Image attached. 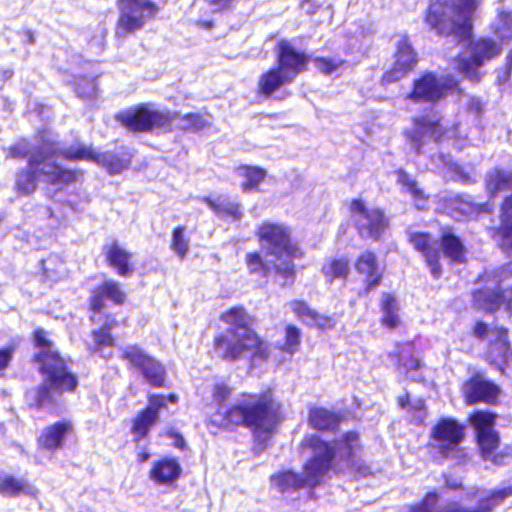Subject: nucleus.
I'll return each instance as SVG.
<instances>
[{"instance_id": "nucleus-1", "label": "nucleus", "mask_w": 512, "mask_h": 512, "mask_svg": "<svg viewBox=\"0 0 512 512\" xmlns=\"http://www.w3.org/2000/svg\"><path fill=\"white\" fill-rule=\"evenodd\" d=\"M300 449L310 453L303 465V475L293 470H282L270 477L281 493L304 487L315 488L329 472L335 475L348 472L355 480L374 475L371 465L358 455L362 443L356 430L345 431L335 440L325 439L316 433L307 434L300 442Z\"/></svg>"}, {"instance_id": "nucleus-2", "label": "nucleus", "mask_w": 512, "mask_h": 512, "mask_svg": "<svg viewBox=\"0 0 512 512\" xmlns=\"http://www.w3.org/2000/svg\"><path fill=\"white\" fill-rule=\"evenodd\" d=\"M219 320L228 328L213 337L214 357L228 363L237 362L245 356L252 362L268 361L270 344L251 326V316L243 305L223 311Z\"/></svg>"}, {"instance_id": "nucleus-3", "label": "nucleus", "mask_w": 512, "mask_h": 512, "mask_svg": "<svg viewBox=\"0 0 512 512\" xmlns=\"http://www.w3.org/2000/svg\"><path fill=\"white\" fill-rule=\"evenodd\" d=\"M285 420L283 404L272 387L259 392H244L239 401L226 408L221 427L236 431L243 427L253 435L274 434Z\"/></svg>"}, {"instance_id": "nucleus-4", "label": "nucleus", "mask_w": 512, "mask_h": 512, "mask_svg": "<svg viewBox=\"0 0 512 512\" xmlns=\"http://www.w3.org/2000/svg\"><path fill=\"white\" fill-rule=\"evenodd\" d=\"M254 234L267 255H273L277 259L285 257L280 264L273 265V271L285 284L293 285L297 276L293 261L303 259L305 250L293 238L291 228L280 222L264 221L256 227Z\"/></svg>"}, {"instance_id": "nucleus-5", "label": "nucleus", "mask_w": 512, "mask_h": 512, "mask_svg": "<svg viewBox=\"0 0 512 512\" xmlns=\"http://www.w3.org/2000/svg\"><path fill=\"white\" fill-rule=\"evenodd\" d=\"M126 300L127 295L122 285L113 279L105 280L91 289L87 300L89 320L92 323H101L97 329L91 332L94 340V351H99L104 347H110L115 344L112 330L119 323L114 314L105 311L106 301H110L116 306H122L126 303Z\"/></svg>"}, {"instance_id": "nucleus-6", "label": "nucleus", "mask_w": 512, "mask_h": 512, "mask_svg": "<svg viewBox=\"0 0 512 512\" xmlns=\"http://www.w3.org/2000/svg\"><path fill=\"white\" fill-rule=\"evenodd\" d=\"M49 154L37 149L27 160V166L17 171L14 188L19 195H31L38 187V179L43 176L50 185L68 186L82 177V171L48 162Z\"/></svg>"}, {"instance_id": "nucleus-7", "label": "nucleus", "mask_w": 512, "mask_h": 512, "mask_svg": "<svg viewBox=\"0 0 512 512\" xmlns=\"http://www.w3.org/2000/svg\"><path fill=\"white\" fill-rule=\"evenodd\" d=\"M480 0H430L424 21L436 32H472Z\"/></svg>"}, {"instance_id": "nucleus-8", "label": "nucleus", "mask_w": 512, "mask_h": 512, "mask_svg": "<svg viewBox=\"0 0 512 512\" xmlns=\"http://www.w3.org/2000/svg\"><path fill=\"white\" fill-rule=\"evenodd\" d=\"M457 35L458 42L462 45V52L452 60L454 69L469 81L479 83L482 79L479 68L502 54L503 43L487 36Z\"/></svg>"}, {"instance_id": "nucleus-9", "label": "nucleus", "mask_w": 512, "mask_h": 512, "mask_svg": "<svg viewBox=\"0 0 512 512\" xmlns=\"http://www.w3.org/2000/svg\"><path fill=\"white\" fill-rule=\"evenodd\" d=\"M512 278V261L502 264L493 271H486L477 277L478 282L486 286L472 291L474 307L488 314H494L504 309L512 315V284L506 288L503 282Z\"/></svg>"}, {"instance_id": "nucleus-10", "label": "nucleus", "mask_w": 512, "mask_h": 512, "mask_svg": "<svg viewBox=\"0 0 512 512\" xmlns=\"http://www.w3.org/2000/svg\"><path fill=\"white\" fill-rule=\"evenodd\" d=\"M465 439L466 426L462 422L454 417H439L429 431L426 449L436 462L460 458Z\"/></svg>"}, {"instance_id": "nucleus-11", "label": "nucleus", "mask_w": 512, "mask_h": 512, "mask_svg": "<svg viewBox=\"0 0 512 512\" xmlns=\"http://www.w3.org/2000/svg\"><path fill=\"white\" fill-rule=\"evenodd\" d=\"M43 376V383L26 392L27 408L39 412L45 408L56 405L55 395L74 393L79 385L78 377L71 369H58L45 371L38 368Z\"/></svg>"}, {"instance_id": "nucleus-12", "label": "nucleus", "mask_w": 512, "mask_h": 512, "mask_svg": "<svg viewBox=\"0 0 512 512\" xmlns=\"http://www.w3.org/2000/svg\"><path fill=\"white\" fill-rule=\"evenodd\" d=\"M497 414L489 410H474L468 415L469 424L474 429L477 452L483 461L494 465L505 464L507 454L500 450L501 436L495 429Z\"/></svg>"}, {"instance_id": "nucleus-13", "label": "nucleus", "mask_w": 512, "mask_h": 512, "mask_svg": "<svg viewBox=\"0 0 512 512\" xmlns=\"http://www.w3.org/2000/svg\"><path fill=\"white\" fill-rule=\"evenodd\" d=\"M176 116V112L161 111L154 109L149 103H140L118 112L115 120L131 133H170Z\"/></svg>"}, {"instance_id": "nucleus-14", "label": "nucleus", "mask_w": 512, "mask_h": 512, "mask_svg": "<svg viewBox=\"0 0 512 512\" xmlns=\"http://www.w3.org/2000/svg\"><path fill=\"white\" fill-rule=\"evenodd\" d=\"M70 162L88 161L101 166L109 175L114 176L126 171L131 163L133 154L128 147H121L119 152H97L92 146L76 143L59 153Z\"/></svg>"}, {"instance_id": "nucleus-15", "label": "nucleus", "mask_w": 512, "mask_h": 512, "mask_svg": "<svg viewBox=\"0 0 512 512\" xmlns=\"http://www.w3.org/2000/svg\"><path fill=\"white\" fill-rule=\"evenodd\" d=\"M348 210L361 239L379 241L390 227L389 217L382 208H370L360 198L351 199Z\"/></svg>"}, {"instance_id": "nucleus-16", "label": "nucleus", "mask_w": 512, "mask_h": 512, "mask_svg": "<svg viewBox=\"0 0 512 512\" xmlns=\"http://www.w3.org/2000/svg\"><path fill=\"white\" fill-rule=\"evenodd\" d=\"M454 91L462 92L457 79L447 77L442 83L435 72L424 71L413 79L406 99L415 104H436Z\"/></svg>"}, {"instance_id": "nucleus-17", "label": "nucleus", "mask_w": 512, "mask_h": 512, "mask_svg": "<svg viewBox=\"0 0 512 512\" xmlns=\"http://www.w3.org/2000/svg\"><path fill=\"white\" fill-rule=\"evenodd\" d=\"M120 359L128 369L138 372L152 387H166V368L162 362L146 353L139 345L131 344L121 350Z\"/></svg>"}, {"instance_id": "nucleus-18", "label": "nucleus", "mask_w": 512, "mask_h": 512, "mask_svg": "<svg viewBox=\"0 0 512 512\" xmlns=\"http://www.w3.org/2000/svg\"><path fill=\"white\" fill-rule=\"evenodd\" d=\"M115 4L119 11L116 27L121 32L141 30L161 11V7L153 0H116Z\"/></svg>"}, {"instance_id": "nucleus-19", "label": "nucleus", "mask_w": 512, "mask_h": 512, "mask_svg": "<svg viewBox=\"0 0 512 512\" xmlns=\"http://www.w3.org/2000/svg\"><path fill=\"white\" fill-rule=\"evenodd\" d=\"M147 400L148 404L131 420L130 432L136 444L148 437L151 429L159 422L160 411L167 407V402L176 404L179 398L175 393H153L147 396Z\"/></svg>"}, {"instance_id": "nucleus-20", "label": "nucleus", "mask_w": 512, "mask_h": 512, "mask_svg": "<svg viewBox=\"0 0 512 512\" xmlns=\"http://www.w3.org/2000/svg\"><path fill=\"white\" fill-rule=\"evenodd\" d=\"M33 347L37 351L32 356V361L45 371H55L58 369H70L66 359L60 351L55 348V344L50 337V332L42 327H36L31 333Z\"/></svg>"}, {"instance_id": "nucleus-21", "label": "nucleus", "mask_w": 512, "mask_h": 512, "mask_svg": "<svg viewBox=\"0 0 512 512\" xmlns=\"http://www.w3.org/2000/svg\"><path fill=\"white\" fill-rule=\"evenodd\" d=\"M461 393L466 405H496L499 403L501 388L481 371H475L462 383Z\"/></svg>"}, {"instance_id": "nucleus-22", "label": "nucleus", "mask_w": 512, "mask_h": 512, "mask_svg": "<svg viewBox=\"0 0 512 512\" xmlns=\"http://www.w3.org/2000/svg\"><path fill=\"white\" fill-rule=\"evenodd\" d=\"M393 58L391 67L384 71L380 78L382 86H388L406 78L415 70L419 61L416 50L406 37L397 43Z\"/></svg>"}, {"instance_id": "nucleus-23", "label": "nucleus", "mask_w": 512, "mask_h": 512, "mask_svg": "<svg viewBox=\"0 0 512 512\" xmlns=\"http://www.w3.org/2000/svg\"><path fill=\"white\" fill-rule=\"evenodd\" d=\"M275 66L287 77L294 81L296 77L307 70L310 56L298 50L289 40L282 39L275 46Z\"/></svg>"}, {"instance_id": "nucleus-24", "label": "nucleus", "mask_w": 512, "mask_h": 512, "mask_svg": "<svg viewBox=\"0 0 512 512\" xmlns=\"http://www.w3.org/2000/svg\"><path fill=\"white\" fill-rule=\"evenodd\" d=\"M75 436V427L70 419H61L44 427L36 437L37 449L54 454L63 449L67 439Z\"/></svg>"}, {"instance_id": "nucleus-25", "label": "nucleus", "mask_w": 512, "mask_h": 512, "mask_svg": "<svg viewBox=\"0 0 512 512\" xmlns=\"http://www.w3.org/2000/svg\"><path fill=\"white\" fill-rule=\"evenodd\" d=\"M353 266L356 273L362 277L363 292L365 294L370 293L382 284L384 267L380 265L375 251L365 249L359 253L354 260Z\"/></svg>"}, {"instance_id": "nucleus-26", "label": "nucleus", "mask_w": 512, "mask_h": 512, "mask_svg": "<svg viewBox=\"0 0 512 512\" xmlns=\"http://www.w3.org/2000/svg\"><path fill=\"white\" fill-rule=\"evenodd\" d=\"M408 242L414 250L424 258L425 264L430 270L432 277L436 280L442 276L441 252L435 246V240L430 232L416 231L408 236Z\"/></svg>"}, {"instance_id": "nucleus-27", "label": "nucleus", "mask_w": 512, "mask_h": 512, "mask_svg": "<svg viewBox=\"0 0 512 512\" xmlns=\"http://www.w3.org/2000/svg\"><path fill=\"white\" fill-rule=\"evenodd\" d=\"M490 237L506 254H512V194L505 196L500 204L499 225L491 227Z\"/></svg>"}, {"instance_id": "nucleus-28", "label": "nucleus", "mask_w": 512, "mask_h": 512, "mask_svg": "<svg viewBox=\"0 0 512 512\" xmlns=\"http://www.w3.org/2000/svg\"><path fill=\"white\" fill-rule=\"evenodd\" d=\"M413 129L405 131L407 139L415 144L418 149L423 144L425 136H431L435 142H440L447 133V130L442 126L441 119H429L426 116H415L411 120Z\"/></svg>"}, {"instance_id": "nucleus-29", "label": "nucleus", "mask_w": 512, "mask_h": 512, "mask_svg": "<svg viewBox=\"0 0 512 512\" xmlns=\"http://www.w3.org/2000/svg\"><path fill=\"white\" fill-rule=\"evenodd\" d=\"M496 338L490 342L487 350L489 364L504 373L512 358L509 330L504 326L496 327Z\"/></svg>"}, {"instance_id": "nucleus-30", "label": "nucleus", "mask_w": 512, "mask_h": 512, "mask_svg": "<svg viewBox=\"0 0 512 512\" xmlns=\"http://www.w3.org/2000/svg\"><path fill=\"white\" fill-rule=\"evenodd\" d=\"M106 264L120 277H130L135 268L132 262L133 253L122 247L119 242L113 241L103 246Z\"/></svg>"}, {"instance_id": "nucleus-31", "label": "nucleus", "mask_w": 512, "mask_h": 512, "mask_svg": "<svg viewBox=\"0 0 512 512\" xmlns=\"http://www.w3.org/2000/svg\"><path fill=\"white\" fill-rule=\"evenodd\" d=\"M344 416L323 406H311L308 409L307 422L311 429L319 432L336 433Z\"/></svg>"}, {"instance_id": "nucleus-32", "label": "nucleus", "mask_w": 512, "mask_h": 512, "mask_svg": "<svg viewBox=\"0 0 512 512\" xmlns=\"http://www.w3.org/2000/svg\"><path fill=\"white\" fill-rule=\"evenodd\" d=\"M182 475L179 460L173 456H162L155 460L149 470V478L157 485H171Z\"/></svg>"}, {"instance_id": "nucleus-33", "label": "nucleus", "mask_w": 512, "mask_h": 512, "mask_svg": "<svg viewBox=\"0 0 512 512\" xmlns=\"http://www.w3.org/2000/svg\"><path fill=\"white\" fill-rule=\"evenodd\" d=\"M443 255L452 264H465L468 250L461 239L451 227H444L438 239Z\"/></svg>"}, {"instance_id": "nucleus-34", "label": "nucleus", "mask_w": 512, "mask_h": 512, "mask_svg": "<svg viewBox=\"0 0 512 512\" xmlns=\"http://www.w3.org/2000/svg\"><path fill=\"white\" fill-rule=\"evenodd\" d=\"M292 82L287 75L273 65L259 76L257 94L261 97L269 98L283 86Z\"/></svg>"}, {"instance_id": "nucleus-35", "label": "nucleus", "mask_w": 512, "mask_h": 512, "mask_svg": "<svg viewBox=\"0 0 512 512\" xmlns=\"http://www.w3.org/2000/svg\"><path fill=\"white\" fill-rule=\"evenodd\" d=\"M320 272L326 282L347 281L350 276V261L346 256L329 257L323 262Z\"/></svg>"}, {"instance_id": "nucleus-36", "label": "nucleus", "mask_w": 512, "mask_h": 512, "mask_svg": "<svg viewBox=\"0 0 512 512\" xmlns=\"http://www.w3.org/2000/svg\"><path fill=\"white\" fill-rule=\"evenodd\" d=\"M485 191L489 198H496L500 193L512 189V171L494 168L485 176Z\"/></svg>"}, {"instance_id": "nucleus-37", "label": "nucleus", "mask_w": 512, "mask_h": 512, "mask_svg": "<svg viewBox=\"0 0 512 512\" xmlns=\"http://www.w3.org/2000/svg\"><path fill=\"white\" fill-rule=\"evenodd\" d=\"M379 307L382 312L380 324L383 327L393 330L401 325L400 307L394 294L383 293L379 301Z\"/></svg>"}, {"instance_id": "nucleus-38", "label": "nucleus", "mask_w": 512, "mask_h": 512, "mask_svg": "<svg viewBox=\"0 0 512 512\" xmlns=\"http://www.w3.org/2000/svg\"><path fill=\"white\" fill-rule=\"evenodd\" d=\"M511 496L512 485L490 489L479 499V505L470 507V510L471 512H492Z\"/></svg>"}, {"instance_id": "nucleus-39", "label": "nucleus", "mask_w": 512, "mask_h": 512, "mask_svg": "<svg viewBox=\"0 0 512 512\" xmlns=\"http://www.w3.org/2000/svg\"><path fill=\"white\" fill-rule=\"evenodd\" d=\"M235 171L244 179L241 184L244 192L257 190L267 176L266 170L260 166L242 164L236 167Z\"/></svg>"}, {"instance_id": "nucleus-40", "label": "nucleus", "mask_w": 512, "mask_h": 512, "mask_svg": "<svg viewBox=\"0 0 512 512\" xmlns=\"http://www.w3.org/2000/svg\"><path fill=\"white\" fill-rule=\"evenodd\" d=\"M302 344V330L294 323L284 326L282 342L276 348L283 354L293 356L297 353Z\"/></svg>"}, {"instance_id": "nucleus-41", "label": "nucleus", "mask_w": 512, "mask_h": 512, "mask_svg": "<svg viewBox=\"0 0 512 512\" xmlns=\"http://www.w3.org/2000/svg\"><path fill=\"white\" fill-rule=\"evenodd\" d=\"M33 494L32 486L22 478L5 475L0 478V495L4 497H17Z\"/></svg>"}, {"instance_id": "nucleus-42", "label": "nucleus", "mask_w": 512, "mask_h": 512, "mask_svg": "<svg viewBox=\"0 0 512 512\" xmlns=\"http://www.w3.org/2000/svg\"><path fill=\"white\" fill-rule=\"evenodd\" d=\"M389 357L395 360L396 370L405 376H408L411 372L418 371L422 366L418 357L410 351L405 352L404 349H398L390 353Z\"/></svg>"}, {"instance_id": "nucleus-43", "label": "nucleus", "mask_w": 512, "mask_h": 512, "mask_svg": "<svg viewBox=\"0 0 512 512\" xmlns=\"http://www.w3.org/2000/svg\"><path fill=\"white\" fill-rule=\"evenodd\" d=\"M170 249L184 260L189 252V238L186 236V227L178 225L172 229Z\"/></svg>"}, {"instance_id": "nucleus-44", "label": "nucleus", "mask_w": 512, "mask_h": 512, "mask_svg": "<svg viewBox=\"0 0 512 512\" xmlns=\"http://www.w3.org/2000/svg\"><path fill=\"white\" fill-rule=\"evenodd\" d=\"M202 201L216 214L219 216H228L234 220H239L242 217L240 205L238 203L228 202L219 203L212 199L210 196H206Z\"/></svg>"}, {"instance_id": "nucleus-45", "label": "nucleus", "mask_w": 512, "mask_h": 512, "mask_svg": "<svg viewBox=\"0 0 512 512\" xmlns=\"http://www.w3.org/2000/svg\"><path fill=\"white\" fill-rule=\"evenodd\" d=\"M244 261L249 274L260 275L262 277H268L270 275L271 267L260 252L253 251L246 253Z\"/></svg>"}, {"instance_id": "nucleus-46", "label": "nucleus", "mask_w": 512, "mask_h": 512, "mask_svg": "<svg viewBox=\"0 0 512 512\" xmlns=\"http://www.w3.org/2000/svg\"><path fill=\"white\" fill-rule=\"evenodd\" d=\"M289 306L293 315L308 327L317 316V311L311 308L308 302L303 299H293L289 302Z\"/></svg>"}, {"instance_id": "nucleus-47", "label": "nucleus", "mask_w": 512, "mask_h": 512, "mask_svg": "<svg viewBox=\"0 0 512 512\" xmlns=\"http://www.w3.org/2000/svg\"><path fill=\"white\" fill-rule=\"evenodd\" d=\"M73 88L79 98L93 99L97 96V83L95 78L78 76L73 80Z\"/></svg>"}, {"instance_id": "nucleus-48", "label": "nucleus", "mask_w": 512, "mask_h": 512, "mask_svg": "<svg viewBox=\"0 0 512 512\" xmlns=\"http://www.w3.org/2000/svg\"><path fill=\"white\" fill-rule=\"evenodd\" d=\"M180 119L183 122V124L179 126L182 132H198L209 125L200 113H186L181 116Z\"/></svg>"}, {"instance_id": "nucleus-49", "label": "nucleus", "mask_w": 512, "mask_h": 512, "mask_svg": "<svg viewBox=\"0 0 512 512\" xmlns=\"http://www.w3.org/2000/svg\"><path fill=\"white\" fill-rule=\"evenodd\" d=\"M439 501L436 491H428L419 502L408 506L407 512H435Z\"/></svg>"}, {"instance_id": "nucleus-50", "label": "nucleus", "mask_w": 512, "mask_h": 512, "mask_svg": "<svg viewBox=\"0 0 512 512\" xmlns=\"http://www.w3.org/2000/svg\"><path fill=\"white\" fill-rule=\"evenodd\" d=\"M30 144L25 138H21L17 143L10 145L6 149V158L8 159H23L29 158L31 154Z\"/></svg>"}, {"instance_id": "nucleus-51", "label": "nucleus", "mask_w": 512, "mask_h": 512, "mask_svg": "<svg viewBox=\"0 0 512 512\" xmlns=\"http://www.w3.org/2000/svg\"><path fill=\"white\" fill-rule=\"evenodd\" d=\"M214 14H230L238 5L239 0H203Z\"/></svg>"}, {"instance_id": "nucleus-52", "label": "nucleus", "mask_w": 512, "mask_h": 512, "mask_svg": "<svg viewBox=\"0 0 512 512\" xmlns=\"http://www.w3.org/2000/svg\"><path fill=\"white\" fill-rule=\"evenodd\" d=\"M313 62L316 69L324 75L332 74L345 64L344 60L335 61L326 57H316Z\"/></svg>"}, {"instance_id": "nucleus-53", "label": "nucleus", "mask_w": 512, "mask_h": 512, "mask_svg": "<svg viewBox=\"0 0 512 512\" xmlns=\"http://www.w3.org/2000/svg\"><path fill=\"white\" fill-rule=\"evenodd\" d=\"M446 203L453 216H455L454 212L461 216H466L471 212V203L465 201L460 195L447 199Z\"/></svg>"}, {"instance_id": "nucleus-54", "label": "nucleus", "mask_w": 512, "mask_h": 512, "mask_svg": "<svg viewBox=\"0 0 512 512\" xmlns=\"http://www.w3.org/2000/svg\"><path fill=\"white\" fill-rule=\"evenodd\" d=\"M15 351V345L0 347V378L5 377L6 370L10 367L14 359Z\"/></svg>"}, {"instance_id": "nucleus-55", "label": "nucleus", "mask_w": 512, "mask_h": 512, "mask_svg": "<svg viewBox=\"0 0 512 512\" xmlns=\"http://www.w3.org/2000/svg\"><path fill=\"white\" fill-rule=\"evenodd\" d=\"M396 176L397 183L404 188L407 193H411L419 186L418 182L402 168L396 170Z\"/></svg>"}, {"instance_id": "nucleus-56", "label": "nucleus", "mask_w": 512, "mask_h": 512, "mask_svg": "<svg viewBox=\"0 0 512 512\" xmlns=\"http://www.w3.org/2000/svg\"><path fill=\"white\" fill-rule=\"evenodd\" d=\"M336 326V321L332 316H327L317 312V316L309 324V327H315L320 331L333 330Z\"/></svg>"}, {"instance_id": "nucleus-57", "label": "nucleus", "mask_w": 512, "mask_h": 512, "mask_svg": "<svg viewBox=\"0 0 512 512\" xmlns=\"http://www.w3.org/2000/svg\"><path fill=\"white\" fill-rule=\"evenodd\" d=\"M232 388L225 382L216 383L212 389V398L219 404L224 403L231 395Z\"/></svg>"}, {"instance_id": "nucleus-58", "label": "nucleus", "mask_w": 512, "mask_h": 512, "mask_svg": "<svg viewBox=\"0 0 512 512\" xmlns=\"http://www.w3.org/2000/svg\"><path fill=\"white\" fill-rule=\"evenodd\" d=\"M411 198L418 209H425L429 200L430 196L427 194L422 188L417 186L411 193Z\"/></svg>"}, {"instance_id": "nucleus-59", "label": "nucleus", "mask_w": 512, "mask_h": 512, "mask_svg": "<svg viewBox=\"0 0 512 512\" xmlns=\"http://www.w3.org/2000/svg\"><path fill=\"white\" fill-rule=\"evenodd\" d=\"M500 29L504 32H512V11L502 9L497 15Z\"/></svg>"}, {"instance_id": "nucleus-60", "label": "nucleus", "mask_w": 512, "mask_h": 512, "mask_svg": "<svg viewBox=\"0 0 512 512\" xmlns=\"http://www.w3.org/2000/svg\"><path fill=\"white\" fill-rule=\"evenodd\" d=\"M164 435L166 437L174 440V442H173L174 447H176L182 451L187 450L188 447H187L186 441L181 433H179L175 430L169 429V430L165 431Z\"/></svg>"}, {"instance_id": "nucleus-61", "label": "nucleus", "mask_w": 512, "mask_h": 512, "mask_svg": "<svg viewBox=\"0 0 512 512\" xmlns=\"http://www.w3.org/2000/svg\"><path fill=\"white\" fill-rule=\"evenodd\" d=\"M489 326L487 323L479 320L473 327V335L478 340H484L488 334Z\"/></svg>"}, {"instance_id": "nucleus-62", "label": "nucleus", "mask_w": 512, "mask_h": 512, "mask_svg": "<svg viewBox=\"0 0 512 512\" xmlns=\"http://www.w3.org/2000/svg\"><path fill=\"white\" fill-rule=\"evenodd\" d=\"M439 512H471V510L470 507H466L458 503H452Z\"/></svg>"}, {"instance_id": "nucleus-63", "label": "nucleus", "mask_w": 512, "mask_h": 512, "mask_svg": "<svg viewBox=\"0 0 512 512\" xmlns=\"http://www.w3.org/2000/svg\"><path fill=\"white\" fill-rule=\"evenodd\" d=\"M47 134L48 130L46 128H41L37 130L36 136L46 147L50 148L54 145V142L45 140Z\"/></svg>"}, {"instance_id": "nucleus-64", "label": "nucleus", "mask_w": 512, "mask_h": 512, "mask_svg": "<svg viewBox=\"0 0 512 512\" xmlns=\"http://www.w3.org/2000/svg\"><path fill=\"white\" fill-rule=\"evenodd\" d=\"M151 457L150 452L147 450V448H142L136 453V461L139 464L147 462Z\"/></svg>"}]
</instances>
